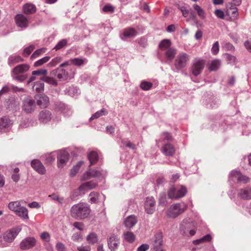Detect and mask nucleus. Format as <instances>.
<instances>
[{
    "mask_svg": "<svg viewBox=\"0 0 251 251\" xmlns=\"http://www.w3.org/2000/svg\"><path fill=\"white\" fill-rule=\"evenodd\" d=\"M35 6L31 3H27L24 5L23 7V12L25 14H31L36 12Z\"/></svg>",
    "mask_w": 251,
    "mask_h": 251,
    "instance_id": "nucleus-24",
    "label": "nucleus"
},
{
    "mask_svg": "<svg viewBox=\"0 0 251 251\" xmlns=\"http://www.w3.org/2000/svg\"><path fill=\"white\" fill-rule=\"evenodd\" d=\"M70 62L71 64H73L75 66H80L86 63L87 62V60L86 59L75 58L70 59Z\"/></svg>",
    "mask_w": 251,
    "mask_h": 251,
    "instance_id": "nucleus-34",
    "label": "nucleus"
},
{
    "mask_svg": "<svg viewBox=\"0 0 251 251\" xmlns=\"http://www.w3.org/2000/svg\"><path fill=\"white\" fill-rule=\"evenodd\" d=\"M161 151L166 156H173L175 153L176 149L173 144L167 143L162 146Z\"/></svg>",
    "mask_w": 251,
    "mask_h": 251,
    "instance_id": "nucleus-13",
    "label": "nucleus"
},
{
    "mask_svg": "<svg viewBox=\"0 0 251 251\" xmlns=\"http://www.w3.org/2000/svg\"><path fill=\"white\" fill-rule=\"evenodd\" d=\"M90 208L84 203H79L72 206L71 209L72 217L76 219H84L90 214Z\"/></svg>",
    "mask_w": 251,
    "mask_h": 251,
    "instance_id": "nucleus-1",
    "label": "nucleus"
},
{
    "mask_svg": "<svg viewBox=\"0 0 251 251\" xmlns=\"http://www.w3.org/2000/svg\"><path fill=\"white\" fill-rule=\"evenodd\" d=\"M189 60V56L186 53H179L175 60V66L177 69H181L185 67Z\"/></svg>",
    "mask_w": 251,
    "mask_h": 251,
    "instance_id": "nucleus-7",
    "label": "nucleus"
},
{
    "mask_svg": "<svg viewBox=\"0 0 251 251\" xmlns=\"http://www.w3.org/2000/svg\"><path fill=\"white\" fill-rule=\"evenodd\" d=\"M124 238L127 242L132 243L134 241L135 236L131 231H126L124 233Z\"/></svg>",
    "mask_w": 251,
    "mask_h": 251,
    "instance_id": "nucleus-35",
    "label": "nucleus"
},
{
    "mask_svg": "<svg viewBox=\"0 0 251 251\" xmlns=\"http://www.w3.org/2000/svg\"><path fill=\"white\" fill-rule=\"evenodd\" d=\"M19 171L20 170L18 168H15L13 171L11 177L13 180L15 182L18 181L20 179V175L19 174Z\"/></svg>",
    "mask_w": 251,
    "mask_h": 251,
    "instance_id": "nucleus-40",
    "label": "nucleus"
},
{
    "mask_svg": "<svg viewBox=\"0 0 251 251\" xmlns=\"http://www.w3.org/2000/svg\"><path fill=\"white\" fill-rule=\"evenodd\" d=\"M103 12H110L112 13L114 12V8L109 4L105 5L102 9Z\"/></svg>",
    "mask_w": 251,
    "mask_h": 251,
    "instance_id": "nucleus-52",
    "label": "nucleus"
},
{
    "mask_svg": "<svg viewBox=\"0 0 251 251\" xmlns=\"http://www.w3.org/2000/svg\"><path fill=\"white\" fill-rule=\"evenodd\" d=\"M212 239V237L210 235L207 234L204 237H203L202 238H201V242H209Z\"/></svg>",
    "mask_w": 251,
    "mask_h": 251,
    "instance_id": "nucleus-63",
    "label": "nucleus"
},
{
    "mask_svg": "<svg viewBox=\"0 0 251 251\" xmlns=\"http://www.w3.org/2000/svg\"><path fill=\"white\" fill-rule=\"evenodd\" d=\"M62 59L60 56H57L54 58L48 64L50 67H54L59 63Z\"/></svg>",
    "mask_w": 251,
    "mask_h": 251,
    "instance_id": "nucleus-44",
    "label": "nucleus"
},
{
    "mask_svg": "<svg viewBox=\"0 0 251 251\" xmlns=\"http://www.w3.org/2000/svg\"><path fill=\"white\" fill-rule=\"evenodd\" d=\"M187 192L186 188L182 185L171 187L168 192V196L171 199H178L183 197Z\"/></svg>",
    "mask_w": 251,
    "mask_h": 251,
    "instance_id": "nucleus-2",
    "label": "nucleus"
},
{
    "mask_svg": "<svg viewBox=\"0 0 251 251\" xmlns=\"http://www.w3.org/2000/svg\"><path fill=\"white\" fill-rule=\"evenodd\" d=\"M39 119L43 122H46L51 119V113L47 110L42 111L39 114Z\"/></svg>",
    "mask_w": 251,
    "mask_h": 251,
    "instance_id": "nucleus-29",
    "label": "nucleus"
},
{
    "mask_svg": "<svg viewBox=\"0 0 251 251\" xmlns=\"http://www.w3.org/2000/svg\"><path fill=\"white\" fill-rule=\"evenodd\" d=\"M119 244V239L117 236L112 235L110 236L108 239V244L111 251H115L116 249H117Z\"/></svg>",
    "mask_w": 251,
    "mask_h": 251,
    "instance_id": "nucleus-19",
    "label": "nucleus"
},
{
    "mask_svg": "<svg viewBox=\"0 0 251 251\" xmlns=\"http://www.w3.org/2000/svg\"><path fill=\"white\" fill-rule=\"evenodd\" d=\"M206 61L204 59H196L191 67L192 74L197 76L201 74L205 65Z\"/></svg>",
    "mask_w": 251,
    "mask_h": 251,
    "instance_id": "nucleus-5",
    "label": "nucleus"
},
{
    "mask_svg": "<svg viewBox=\"0 0 251 251\" xmlns=\"http://www.w3.org/2000/svg\"><path fill=\"white\" fill-rule=\"evenodd\" d=\"M55 160V156L52 154H49L46 159L45 163L50 164L53 162Z\"/></svg>",
    "mask_w": 251,
    "mask_h": 251,
    "instance_id": "nucleus-50",
    "label": "nucleus"
},
{
    "mask_svg": "<svg viewBox=\"0 0 251 251\" xmlns=\"http://www.w3.org/2000/svg\"><path fill=\"white\" fill-rule=\"evenodd\" d=\"M69 153L65 151H61L57 156V165L59 168H62L69 159Z\"/></svg>",
    "mask_w": 251,
    "mask_h": 251,
    "instance_id": "nucleus-9",
    "label": "nucleus"
},
{
    "mask_svg": "<svg viewBox=\"0 0 251 251\" xmlns=\"http://www.w3.org/2000/svg\"><path fill=\"white\" fill-rule=\"evenodd\" d=\"M171 45V42L170 40L168 39H164L160 43L159 48L160 50L162 51L167 50L170 48V47Z\"/></svg>",
    "mask_w": 251,
    "mask_h": 251,
    "instance_id": "nucleus-32",
    "label": "nucleus"
},
{
    "mask_svg": "<svg viewBox=\"0 0 251 251\" xmlns=\"http://www.w3.org/2000/svg\"><path fill=\"white\" fill-rule=\"evenodd\" d=\"M16 25L22 28L26 27L29 24V21L26 17L23 14H17L15 17Z\"/></svg>",
    "mask_w": 251,
    "mask_h": 251,
    "instance_id": "nucleus-10",
    "label": "nucleus"
},
{
    "mask_svg": "<svg viewBox=\"0 0 251 251\" xmlns=\"http://www.w3.org/2000/svg\"><path fill=\"white\" fill-rule=\"evenodd\" d=\"M215 14L216 15L217 17L221 19H224L225 16L224 12L222 10L220 9H217L215 10Z\"/></svg>",
    "mask_w": 251,
    "mask_h": 251,
    "instance_id": "nucleus-53",
    "label": "nucleus"
},
{
    "mask_svg": "<svg viewBox=\"0 0 251 251\" xmlns=\"http://www.w3.org/2000/svg\"><path fill=\"white\" fill-rule=\"evenodd\" d=\"M101 175L100 172L97 170H92L85 173L82 176L81 180L89 179L92 177H97Z\"/></svg>",
    "mask_w": 251,
    "mask_h": 251,
    "instance_id": "nucleus-22",
    "label": "nucleus"
},
{
    "mask_svg": "<svg viewBox=\"0 0 251 251\" xmlns=\"http://www.w3.org/2000/svg\"><path fill=\"white\" fill-rule=\"evenodd\" d=\"M29 67L26 64H21L15 67L13 71L15 75H18L23 73L28 70Z\"/></svg>",
    "mask_w": 251,
    "mask_h": 251,
    "instance_id": "nucleus-27",
    "label": "nucleus"
},
{
    "mask_svg": "<svg viewBox=\"0 0 251 251\" xmlns=\"http://www.w3.org/2000/svg\"><path fill=\"white\" fill-rule=\"evenodd\" d=\"M149 249V246L148 244H143L137 249V251H146Z\"/></svg>",
    "mask_w": 251,
    "mask_h": 251,
    "instance_id": "nucleus-59",
    "label": "nucleus"
},
{
    "mask_svg": "<svg viewBox=\"0 0 251 251\" xmlns=\"http://www.w3.org/2000/svg\"><path fill=\"white\" fill-rule=\"evenodd\" d=\"M34 46L33 45H30L29 47L25 49L23 51V55L24 56L27 57L34 50Z\"/></svg>",
    "mask_w": 251,
    "mask_h": 251,
    "instance_id": "nucleus-47",
    "label": "nucleus"
},
{
    "mask_svg": "<svg viewBox=\"0 0 251 251\" xmlns=\"http://www.w3.org/2000/svg\"><path fill=\"white\" fill-rule=\"evenodd\" d=\"M136 223L137 219L134 216H128L124 221L125 226L128 228H130L133 227Z\"/></svg>",
    "mask_w": 251,
    "mask_h": 251,
    "instance_id": "nucleus-26",
    "label": "nucleus"
},
{
    "mask_svg": "<svg viewBox=\"0 0 251 251\" xmlns=\"http://www.w3.org/2000/svg\"><path fill=\"white\" fill-rule=\"evenodd\" d=\"M56 248L58 251H66L64 245L61 243H58L56 244Z\"/></svg>",
    "mask_w": 251,
    "mask_h": 251,
    "instance_id": "nucleus-57",
    "label": "nucleus"
},
{
    "mask_svg": "<svg viewBox=\"0 0 251 251\" xmlns=\"http://www.w3.org/2000/svg\"><path fill=\"white\" fill-rule=\"evenodd\" d=\"M123 144L126 146V147L131 148L132 149H134L135 148V146L132 143H131L129 141H126L123 142Z\"/></svg>",
    "mask_w": 251,
    "mask_h": 251,
    "instance_id": "nucleus-60",
    "label": "nucleus"
},
{
    "mask_svg": "<svg viewBox=\"0 0 251 251\" xmlns=\"http://www.w3.org/2000/svg\"><path fill=\"white\" fill-rule=\"evenodd\" d=\"M31 166L39 174L44 175L46 170L41 162L38 159H34L31 162Z\"/></svg>",
    "mask_w": 251,
    "mask_h": 251,
    "instance_id": "nucleus-14",
    "label": "nucleus"
},
{
    "mask_svg": "<svg viewBox=\"0 0 251 251\" xmlns=\"http://www.w3.org/2000/svg\"><path fill=\"white\" fill-rule=\"evenodd\" d=\"M40 236L41 238L46 242H49L50 240V235L47 232H43Z\"/></svg>",
    "mask_w": 251,
    "mask_h": 251,
    "instance_id": "nucleus-51",
    "label": "nucleus"
},
{
    "mask_svg": "<svg viewBox=\"0 0 251 251\" xmlns=\"http://www.w3.org/2000/svg\"><path fill=\"white\" fill-rule=\"evenodd\" d=\"M33 89L37 92H41L44 89V83L41 81L36 82L34 84Z\"/></svg>",
    "mask_w": 251,
    "mask_h": 251,
    "instance_id": "nucleus-43",
    "label": "nucleus"
},
{
    "mask_svg": "<svg viewBox=\"0 0 251 251\" xmlns=\"http://www.w3.org/2000/svg\"><path fill=\"white\" fill-rule=\"evenodd\" d=\"M80 165H77L74 167L73 169H72L70 175L72 176H74L78 171Z\"/></svg>",
    "mask_w": 251,
    "mask_h": 251,
    "instance_id": "nucleus-55",
    "label": "nucleus"
},
{
    "mask_svg": "<svg viewBox=\"0 0 251 251\" xmlns=\"http://www.w3.org/2000/svg\"><path fill=\"white\" fill-rule=\"evenodd\" d=\"M239 196L244 200L251 199V188L241 189L239 193Z\"/></svg>",
    "mask_w": 251,
    "mask_h": 251,
    "instance_id": "nucleus-25",
    "label": "nucleus"
},
{
    "mask_svg": "<svg viewBox=\"0 0 251 251\" xmlns=\"http://www.w3.org/2000/svg\"><path fill=\"white\" fill-rule=\"evenodd\" d=\"M79 251H90V247L88 246L77 248Z\"/></svg>",
    "mask_w": 251,
    "mask_h": 251,
    "instance_id": "nucleus-64",
    "label": "nucleus"
},
{
    "mask_svg": "<svg viewBox=\"0 0 251 251\" xmlns=\"http://www.w3.org/2000/svg\"><path fill=\"white\" fill-rule=\"evenodd\" d=\"M193 7L200 18L201 19H204L205 18V12L201 6L197 4H194L193 5Z\"/></svg>",
    "mask_w": 251,
    "mask_h": 251,
    "instance_id": "nucleus-30",
    "label": "nucleus"
},
{
    "mask_svg": "<svg viewBox=\"0 0 251 251\" xmlns=\"http://www.w3.org/2000/svg\"><path fill=\"white\" fill-rule=\"evenodd\" d=\"M230 177L232 180L237 179L238 182L246 183L250 181V178L243 175L237 171H233L230 174Z\"/></svg>",
    "mask_w": 251,
    "mask_h": 251,
    "instance_id": "nucleus-11",
    "label": "nucleus"
},
{
    "mask_svg": "<svg viewBox=\"0 0 251 251\" xmlns=\"http://www.w3.org/2000/svg\"><path fill=\"white\" fill-rule=\"evenodd\" d=\"M67 44V41L66 39H62L61 41H60L55 46V47L54 48V49L55 50H60L65 46H66Z\"/></svg>",
    "mask_w": 251,
    "mask_h": 251,
    "instance_id": "nucleus-45",
    "label": "nucleus"
},
{
    "mask_svg": "<svg viewBox=\"0 0 251 251\" xmlns=\"http://www.w3.org/2000/svg\"><path fill=\"white\" fill-rule=\"evenodd\" d=\"M152 86V84L149 81H143L140 84L141 88L145 91L150 90Z\"/></svg>",
    "mask_w": 251,
    "mask_h": 251,
    "instance_id": "nucleus-39",
    "label": "nucleus"
},
{
    "mask_svg": "<svg viewBox=\"0 0 251 251\" xmlns=\"http://www.w3.org/2000/svg\"><path fill=\"white\" fill-rule=\"evenodd\" d=\"M187 208L184 203H176L172 205L167 211V215L171 218H176L183 213Z\"/></svg>",
    "mask_w": 251,
    "mask_h": 251,
    "instance_id": "nucleus-3",
    "label": "nucleus"
},
{
    "mask_svg": "<svg viewBox=\"0 0 251 251\" xmlns=\"http://www.w3.org/2000/svg\"><path fill=\"white\" fill-rule=\"evenodd\" d=\"M36 243V240L33 237H27L24 239L20 243V249L23 250H29L34 247Z\"/></svg>",
    "mask_w": 251,
    "mask_h": 251,
    "instance_id": "nucleus-8",
    "label": "nucleus"
},
{
    "mask_svg": "<svg viewBox=\"0 0 251 251\" xmlns=\"http://www.w3.org/2000/svg\"><path fill=\"white\" fill-rule=\"evenodd\" d=\"M226 16H227L231 21L237 19L238 16L237 8L234 6L229 7L226 11Z\"/></svg>",
    "mask_w": 251,
    "mask_h": 251,
    "instance_id": "nucleus-20",
    "label": "nucleus"
},
{
    "mask_svg": "<svg viewBox=\"0 0 251 251\" xmlns=\"http://www.w3.org/2000/svg\"><path fill=\"white\" fill-rule=\"evenodd\" d=\"M90 201L92 203L96 202L99 198V194L96 192H91L90 194Z\"/></svg>",
    "mask_w": 251,
    "mask_h": 251,
    "instance_id": "nucleus-48",
    "label": "nucleus"
},
{
    "mask_svg": "<svg viewBox=\"0 0 251 251\" xmlns=\"http://www.w3.org/2000/svg\"><path fill=\"white\" fill-rule=\"evenodd\" d=\"M176 54V51L174 49L170 48L165 52V56L167 59L172 60L174 59Z\"/></svg>",
    "mask_w": 251,
    "mask_h": 251,
    "instance_id": "nucleus-38",
    "label": "nucleus"
},
{
    "mask_svg": "<svg viewBox=\"0 0 251 251\" xmlns=\"http://www.w3.org/2000/svg\"><path fill=\"white\" fill-rule=\"evenodd\" d=\"M220 66V61L218 59H215L208 65V69L210 71L217 70Z\"/></svg>",
    "mask_w": 251,
    "mask_h": 251,
    "instance_id": "nucleus-33",
    "label": "nucleus"
},
{
    "mask_svg": "<svg viewBox=\"0 0 251 251\" xmlns=\"http://www.w3.org/2000/svg\"><path fill=\"white\" fill-rule=\"evenodd\" d=\"M180 11H181L182 12V15L184 17H188V15H189V11L188 10H187L185 8L183 7H182L180 8Z\"/></svg>",
    "mask_w": 251,
    "mask_h": 251,
    "instance_id": "nucleus-62",
    "label": "nucleus"
},
{
    "mask_svg": "<svg viewBox=\"0 0 251 251\" xmlns=\"http://www.w3.org/2000/svg\"><path fill=\"white\" fill-rule=\"evenodd\" d=\"M46 50V49L44 48L35 50L33 53V54L31 55V57H30L31 59H34L37 58L39 55H40L41 54L45 52Z\"/></svg>",
    "mask_w": 251,
    "mask_h": 251,
    "instance_id": "nucleus-41",
    "label": "nucleus"
},
{
    "mask_svg": "<svg viewBox=\"0 0 251 251\" xmlns=\"http://www.w3.org/2000/svg\"><path fill=\"white\" fill-rule=\"evenodd\" d=\"M97 185V183L93 181H88L80 185L78 187V191L84 194L85 191L95 188Z\"/></svg>",
    "mask_w": 251,
    "mask_h": 251,
    "instance_id": "nucleus-16",
    "label": "nucleus"
},
{
    "mask_svg": "<svg viewBox=\"0 0 251 251\" xmlns=\"http://www.w3.org/2000/svg\"><path fill=\"white\" fill-rule=\"evenodd\" d=\"M219 50V43L218 41H217L213 45V47L211 49V51L213 54L216 55L218 53Z\"/></svg>",
    "mask_w": 251,
    "mask_h": 251,
    "instance_id": "nucleus-49",
    "label": "nucleus"
},
{
    "mask_svg": "<svg viewBox=\"0 0 251 251\" xmlns=\"http://www.w3.org/2000/svg\"><path fill=\"white\" fill-rule=\"evenodd\" d=\"M86 240L89 244H94L98 242V237L95 233H91L87 236Z\"/></svg>",
    "mask_w": 251,
    "mask_h": 251,
    "instance_id": "nucleus-37",
    "label": "nucleus"
},
{
    "mask_svg": "<svg viewBox=\"0 0 251 251\" xmlns=\"http://www.w3.org/2000/svg\"><path fill=\"white\" fill-rule=\"evenodd\" d=\"M173 141V137L171 135L170 133L165 132L162 133L161 135V138L158 140L157 142L158 143L159 142H166L167 141L168 143H170L171 142Z\"/></svg>",
    "mask_w": 251,
    "mask_h": 251,
    "instance_id": "nucleus-31",
    "label": "nucleus"
},
{
    "mask_svg": "<svg viewBox=\"0 0 251 251\" xmlns=\"http://www.w3.org/2000/svg\"><path fill=\"white\" fill-rule=\"evenodd\" d=\"M8 125V122L6 119H1L0 120V128H5Z\"/></svg>",
    "mask_w": 251,
    "mask_h": 251,
    "instance_id": "nucleus-56",
    "label": "nucleus"
},
{
    "mask_svg": "<svg viewBox=\"0 0 251 251\" xmlns=\"http://www.w3.org/2000/svg\"><path fill=\"white\" fill-rule=\"evenodd\" d=\"M50 57H49V56L44 57L42 58V59L36 61L34 63V66L35 67L40 66L42 65L43 64H44V63H46V62H47L50 60Z\"/></svg>",
    "mask_w": 251,
    "mask_h": 251,
    "instance_id": "nucleus-42",
    "label": "nucleus"
},
{
    "mask_svg": "<svg viewBox=\"0 0 251 251\" xmlns=\"http://www.w3.org/2000/svg\"><path fill=\"white\" fill-rule=\"evenodd\" d=\"M88 157L91 165L95 164L98 160V153L94 151L89 153Z\"/></svg>",
    "mask_w": 251,
    "mask_h": 251,
    "instance_id": "nucleus-36",
    "label": "nucleus"
},
{
    "mask_svg": "<svg viewBox=\"0 0 251 251\" xmlns=\"http://www.w3.org/2000/svg\"><path fill=\"white\" fill-rule=\"evenodd\" d=\"M37 104L40 108H46L49 104V99L47 96L45 95H41L38 96L36 98Z\"/></svg>",
    "mask_w": 251,
    "mask_h": 251,
    "instance_id": "nucleus-18",
    "label": "nucleus"
},
{
    "mask_svg": "<svg viewBox=\"0 0 251 251\" xmlns=\"http://www.w3.org/2000/svg\"><path fill=\"white\" fill-rule=\"evenodd\" d=\"M162 235L161 233H157L155 235V240L154 241V247L156 249L155 251H165L160 249L159 247L162 245Z\"/></svg>",
    "mask_w": 251,
    "mask_h": 251,
    "instance_id": "nucleus-28",
    "label": "nucleus"
},
{
    "mask_svg": "<svg viewBox=\"0 0 251 251\" xmlns=\"http://www.w3.org/2000/svg\"><path fill=\"white\" fill-rule=\"evenodd\" d=\"M55 75L59 80H64L68 78L69 75L68 72L62 69H58L55 71Z\"/></svg>",
    "mask_w": 251,
    "mask_h": 251,
    "instance_id": "nucleus-23",
    "label": "nucleus"
},
{
    "mask_svg": "<svg viewBox=\"0 0 251 251\" xmlns=\"http://www.w3.org/2000/svg\"><path fill=\"white\" fill-rule=\"evenodd\" d=\"M137 34V31L134 28L128 27L125 28L120 37L123 40L135 37Z\"/></svg>",
    "mask_w": 251,
    "mask_h": 251,
    "instance_id": "nucleus-12",
    "label": "nucleus"
},
{
    "mask_svg": "<svg viewBox=\"0 0 251 251\" xmlns=\"http://www.w3.org/2000/svg\"><path fill=\"white\" fill-rule=\"evenodd\" d=\"M244 46L246 49L250 52H251V40L246 41L244 43Z\"/></svg>",
    "mask_w": 251,
    "mask_h": 251,
    "instance_id": "nucleus-61",
    "label": "nucleus"
},
{
    "mask_svg": "<svg viewBox=\"0 0 251 251\" xmlns=\"http://www.w3.org/2000/svg\"><path fill=\"white\" fill-rule=\"evenodd\" d=\"M74 226L76 228L80 230H82L83 229L84 225L81 222H75L74 223Z\"/></svg>",
    "mask_w": 251,
    "mask_h": 251,
    "instance_id": "nucleus-54",
    "label": "nucleus"
},
{
    "mask_svg": "<svg viewBox=\"0 0 251 251\" xmlns=\"http://www.w3.org/2000/svg\"><path fill=\"white\" fill-rule=\"evenodd\" d=\"M9 208L16 212V214L24 219L28 218L27 210L23 207L20 206V203L18 201L10 202L8 204Z\"/></svg>",
    "mask_w": 251,
    "mask_h": 251,
    "instance_id": "nucleus-4",
    "label": "nucleus"
},
{
    "mask_svg": "<svg viewBox=\"0 0 251 251\" xmlns=\"http://www.w3.org/2000/svg\"><path fill=\"white\" fill-rule=\"evenodd\" d=\"M47 74V71L45 69H41L37 71H34L32 72V76L29 80L28 81L27 84H29L30 82H32L36 79V76L34 75L38 76L39 79H42L44 77L45 75Z\"/></svg>",
    "mask_w": 251,
    "mask_h": 251,
    "instance_id": "nucleus-21",
    "label": "nucleus"
},
{
    "mask_svg": "<svg viewBox=\"0 0 251 251\" xmlns=\"http://www.w3.org/2000/svg\"><path fill=\"white\" fill-rule=\"evenodd\" d=\"M21 231V228L16 227L7 231L4 236V240L7 242H11Z\"/></svg>",
    "mask_w": 251,
    "mask_h": 251,
    "instance_id": "nucleus-15",
    "label": "nucleus"
},
{
    "mask_svg": "<svg viewBox=\"0 0 251 251\" xmlns=\"http://www.w3.org/2000/svg\"><path fill=\"white\" fill-rule=\"evenodd\" d=\"M22 110L26 113H31L36 108V104L34 100L31 98H27L23 101Z\"/></svg>",
    "mask_w": 251,
    "mask_h": 251,
    "instance_id": "nucleus-6",
    "label": "nucleus"
},
{
    "mask_svg": "<svg viewBox=\"0 0 251 251\" xmlns=\"http://www.w3.org/2000/svg\"><path fill=\"white\" fill-rule=\"evenodd\" d=\"M154 200L153 198H147L145 204V208L148 214H152L154 210Z\"/></svg>",
    "mask_w": 251,
    "mask_h": 251,
    "instance_id": "nucleus-17",
    "label": "nucleus"
},
{
    "mask_svg": "<svg viewBox=\"0 0 251 251\" xmlns=\"http://www.w3.org/2000/svg\"><path fill=\"white\" fill-rule=\"evenodd\" d=\"M23 61V59L20 56H11L9 59L10 63L14 64Z\"/></svg>",
    "mask_w": 251,
    "mask_h": 251,
    "instance_id": "nucleus-46",
    "label": "nucleus"
},
{
    "mask_svg": "<svg viewBox=\"0 0 251 251\" xmlns=\"http://www.w3.org/2000/svg\"><path fill=\"white\" fill-rule=\"evenodd\" d=\"M45 81L46 82H47L48 83H49L51 84L54 85H57L56 81L53 78L47 77L46 78Z\"/></svg>",
    "mask_w": 251,
    "mask_h": 251,
    "instance_id": "nucleus-58",
    "label": "nucleus"
}]
</instances>
